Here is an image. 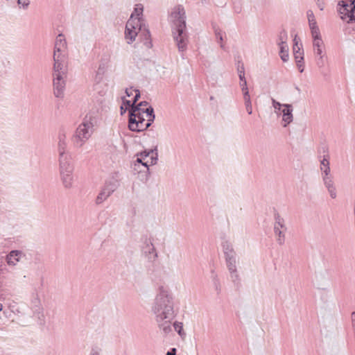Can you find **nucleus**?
<instances>
[{
  "label": "nucleus",
  "instance_id": "obj_57",
  "mask_svg": "<svg viewBox=\"0 0 355 355\" xmlns=\"http://www.w3.org/2000/svg\"><path fill=\"white\" fill-rule=\"evenodd\" d=\"M239 77L241 82H244V80H246L245 78V74H239Z\"/></svg>",
  "mask_w": 355,
  "mask_h": 355
},
{
  "label": "nucleus",
  "instance_id": "obj_31",
  "mask_svg": "<svg viewBox=\"0 0 355 355\" xmlns=\"http://www.w3.org/2000/svg\"><path fill=\"white\" fill-rule=\"evenodd\" d=\"M288 39V35L285 30H282L278 36L277 44L278 46L287 45L286 41Z\"/></svg>",
  "mask_w": 355,
  "mask_h": 355
},
{
  "label": "nucleus",
  "instance_id": "obj_7",
  "mask_svg": "<svg viewBox=\"0 0 355 355\" xmlns=\"http://www.w3.org/2000/svg\"><path fill=\"white\" fill-rule=\"evenodd\" d=\"M60 173H73V166L70 154L58 155Z\"/></svg>",
  "mask_w": 355,
  "mask_h": 355
},
{
  "label": "nucleus",
  "instance_id": "obj_58",
  "mask_svg": "<svg viewBox=\"0 0 355 355\" xmlns=\"http://www.w3.org/2000/svg\"><path fill=\"white\" fill-rule=\"evenodd\" d=\"M234 10L236 13H240L241 12V7H235Z\"/></svg>",
  "mask_w": 355,
  "mask_h": 355
},
{
  "label": "nucleus",
  "instance_id": "obj_22",
  "mask_svg": "<svg viewBox=\"0 0 355 355\" xmlns=\"http://www.w3.org/2000/svg\"><path fill=\"white\" fill-rule=\"evenodd\" d=\"M301 44H298L297 41L296 37L294 39V45H293V53L295 61L302 62L304 60V51L301 48Z\"/></svg>",
  "mask_w": 355,
  "mask_h": 355
},
{
  "label": "nucleus",
  "instance_id": "obj_37",
  "mask_svg": "<svg viewBox=\"0 0 355 355\" xmlns=\"http://www.w3.org/2000/svg\"><path fill=\"white\" fill-rule=\"evenodd\" d=\"M17 3L19 6H22V8L24 9H26L30 4V1L29 0H18Z\"/></svg>",
  "mask_w": 355,
  "mask_h": 355
},
{
  "label": "nucleus",
  "instance_id": "obj_51",
  "mask_svg": "<svg viewBox=\"0 0 355 355\" xmlns=\"http://www.w3.org/2000/svg\"><path fill=\"white\" fill-rule=\"evenodd\" d=\"M309 24L311 31L315 30V29H318L316 21L309 22Z\"/></svg>",
  "mask_w": 355,
  "mask_h": 355
},
{
  "label": "nucleus",
  "instance_id": "obj_44",
  "mask_svg": "<svg viewBox=\"0 0 355 355\" xmlns=\"http://www.w3.org/2000/svg\"><path fill=\"white\" fill-rule=\"evenodd\" d=\"M122 101H123V105H125V107H127V108L130 107V109H131L132 106H135L134 105H132V103H131V101L130 100H127L124 97L122 98Z\"/></svg>",
  "mask_w": 355,
  "mask_h": 355
},
{
  "label": "nucleus",
  "instance_id": "obj_21",
  "mask_svg": "<svg viewBox=\"0 0 355 355\" xmlns=\"http://www.w3.org/2000/svg\"><path fill=\"white\" fill-rule=\"evenodd\" d=\"M21 252L19 250H12L6 256V261L9 266H15L19 261V256Z\"/></svg>",
  "mask_w": 355,
  "mask_h": 355
},
{
  "label": "nucleus",
  "instance_id": "obj_38",
  "mask_svg": "<svg viewBox=\"0 0 355 355\" xmlns=\"http://www.w3.org/2000/svg\"><path fill=\"white\" fill-rule=\"evenodd\" d=\"M150 153H154V149H152V150H150L149 151L144 150L143 152H141V153L137 154V156L143 157L145 159L147 157H148Z\"/></svg>",
  "mask_w": 355,
  "mask_h": 355
},
{
  "label": "nucleus",
  "instance_id": "obj_27",
  "mask_svg": "<svg viewBox=\"0 0 355 355\" xmlns=\"http://www.w3.org/2000/svg\"><path fill=\"white\" fill-rule=\"evenodd\" d=\"M88 355H103V347L101 343H93L89 349Z\"/></svg>",
  "mask_w": 355,
  "mask_h": 355
},
{
  "label": "nucleus",
  "instance_id": "obj_1",
  "mask_svg": "<svg viewBox=\"0 0 355 355\" xmlns=\"http://www.w3.org/2000/svg\"><path fill=\"white\" fill-rule=\"evenodd\" d=\"M150 309L155 318H175L174 296L168 286L159 285L157 287Z\"/></svg>",
  "mask_w": 355,
  "mask_h": 355
},
{
  "label": "nucleus",
  "instance_id": "obj_12",
  "mask_svg": "<svg viewBox=\"0 0 355 355\" xmlns=\"http://www.w3.org/2000/svg\"><path fill=\"white\" fill-rule=\"evenodd\" d=\"M137 35V27L133 24L132 21L128 20L125 31V37L128 44L132 43Z\"/></svg>",
  "mask_w": 355,
  "mask_h": 355
},
{
  "label": "nucleus",
  "instance_id": "obj_6",
  "mask_svg": "<svg viewBox=\"0 0 355 355\" xmlns=\"http://www.w3.org/2000/svg\"><path fill=\"white\" fill-rule=\"evenodd\" d=\"M65 88V81L64 76L58 73L54 76L53 78V94L56 98H62L64 97V92Z\"/></svg>",
  "mask_w": 355,
  "mask_h": 355
},
{
  "label": "nucleus",
  "instance_id": "obj_19",
  "mask_svg": "<svg viewBox=\"0 0 355 355\" xmlns=\"http://www.w3.org/2000/svg\"><path fill=\"white\" fill-rule=\"evenodd\" d=\"M70 141V137L68 138L66 135H60L58 137V155L69 154L67 149V144Z\"/></svg>",
  "mask_w": 355,
  "mask_h": 355
},
{
  "label": "nucleus",
  "instance_id": "obj_8",
  "mask_svg": "<svg viewBox=\"0 0 355 355\" xmlns=\"http://www.w3.org/2000/svg\"><path fill=\"white\" fill-rule=\"evenodd\" d=\"M341 18L347 20V23L355 21V3L354 4H344L343 7L339 8Z\"/></svg>",
  "mask_w": 355,
  "mask_h": 355
},
{
  "label": "nucleus",
  "instance_id": "obj_54",
  "mask_svg": "<svg viewBox=\"0 0 355 355\" xmlns=\"http://www.w3.org/2000/svg\"><path fill=\"white\" fill-rule=\"evenodd\" d=\"M34 302L35 303V306L37 308V309H36V311H40V300L38 299H35Z\"/></svg>",
  "mask_w": 355,
  "mask_h": 355
},
{
  "label": "nucleus",
  "instance_id": "obj_2",
  "mask_svg": "<svg viewBox=\"0 0 355 355\" xmlns=\"http://www.w3.org/2000/svg\"><path fill=\"white\" fill-rule=\"evenodd\" d=\"M148 102L141 101L129 111L128 128L132 132H141L148 128L155 119L152 107L144 108Z\"/></svg>",
  "mask_w": 355,
  "mask_h": 355
},
{
  "label": "nucleus",
  "instance_id": "obj_49",
  "mask_svg": "<svg viewBox=\"0 0 355 355\" xmlns=\"http://www.w3.org/2000/svg\"><path fill=\"white\" fill-rule=\"evenodd\" d=\"M316 1V4L318 7V8L320 10H323L324 9V3L322 0H315Z\"/></svg>",
  "mask_w": 355,
  "mask_h": 355
},
{
  "label": "nucleus",
  "instance_id": "obj_48",
  "mask_svg": "<svg viewBox=\"0 0 355 355\" xmlns=\"http://www.w3.org/2000/svg\"><path fill=\"white\" fill-rule=\"evenodd\" d=\"M240 86L241 87V90L243 92L245 91H248V87H247V81L244 80V82L240 83Z\"/></svg>",
  "mask_w": 355,
  "mask_h": 355
},
{
  "label": "nucleus",
  "instance_id": "obj_35",
  "mask_svg": "<svg viewBox=\"0 0 355 355\" xmlns=\"http://www.w3.org/2000/svg\"><path fill=\"white\" fill-rule=\"evenodd\" d=\"M316 64L319 68H322L324 66V55H316Z\"/></svg>",
  "mask_w": 355,
  "mask_h": 355
},
{
  "label": "nucleus",
  "instance_id": "obj_42",
  "mask_svg": "<svg viewBox=\"0 0 355 355\" xmlns=\"http://www.w3.org/2000/svg\"><path fill=\"white\" fill-rule=\"evenodd\" d=\"M135 95L133 98V100H132V105H135V103H137V101L139 100V98H140V92L139 89H135Z\"/></svg>",
  "mask_w": 355,
  "mask_h": 355
},
{
  "label": "nucleus",
  "instance_id": "obj_10",
  "mask_svg": "<svg viewBox=\"0 0 355 355\" xmlns=\"http://www.w3.org/2000/svg\"><path fill=\"white\" fill-rule=\"evenodd\" d=\"M174 318H155V322L159 331L164 335H168L172 331V320Z\"/></svg>",
  "mask_w": 355,
  "mask_h": 355
},
{
  "label": "nucleus",
  "instance_id": "obj_59",
  "mask_svg": "<svg viewBox=\"0 0 355 355\" xmlns=\"http://www.w3.org/2000/svg\"><path fill=\"white\" fill-rule=\"evenodd\" d=\"M2 307H3L2 304H0V311L2 310Z\"/></svg>",
  "mask_w": 355,
  "mask_h": 355
},
{
  "label": "nucleus",
  "instance_id": "obj_26",
  "mask_svg": "<svg viewBox=\"0 0 355 355\" xmlns=\"http://www.w3.org/2000/svg\"><path fill=\"white\" fill-rule=\"evenodd\" d=\"M314 53L315 55H325L324 51V43L322 40H316L313 42Z\"/></svg>",
  "mask_w": 355,
  "mask_h": 355
},
{
  "label": "nucleus",
  "instance_id": "obj_52",
  "mask_svg": "<svg viewBox=\"0 0 355 355\" xmlns=\"http://www.w3.org/2000/svg\"><path fill=\"white\" fill-rule=\"evenodd\" d=\"M237 71H238L239 75V74H245V68H244V66L243 64L241 66L238 67Z\"/></svg>",
  "mask_w": 355,
  "mask_h": 355
},
{
  "label": "nucleus",
  "instance_id": "obj_43",
  "mask_svg": "<svg viewBox=\"0 0 355 355\" xmlns=\"http://www.w3.org/2000/svg\"><path fill=\"white\" fill-rule=\"evenodd\" d=\"M272 106L275 110H280L281 107H283V105L279 102L276 101L275 99H272Z\"/></svg>",
  "mask_w": 355,
  "mask_h": 355
},
{
  "label": "nucleus",
  "instance_id": "obj_45",
  "mask_svg": "<svg viewBox=\"0 0 355 355\" xmlns=\"http://www.w3.org/2000/svg\"><path fill=\"white\" fill-rule=\"evenodd\" d=\"M245 110L249 114L252 113V103L251 101L245 103Z\"/></svg>",
  "mask_w": 355,
  "mask_h": 355
},
{
  "label": "nucleus",
  "instance_id": "obj_25",
  "mask_svg": "<svg viewBox=\"0 0 355 355\" xmlns=\"http://www.w3.org/2000/svg\"><path fill=\"white\" fill-rule=\"evenodd\" d=\"M60 176L64 187L71 188L73 182L72 173H62Z\"/></svg>",
  "mask_w": 355,
  "mask_h": 355
},
{
  "label": "nucleus",
  "instance_id": "obj_39",
  "mask_svg": "<svg viewBox=\"0 0 355 355\" xmlns=\"http://www.w3.org/2000/svg\"><path fill=\"white\" fill-rule=\"evenodd\" d=\"M307 17H308L309 23L316 21L315 19L314 14H313V11L311 10L307 11Z\"/></svg>",
  "mask_w": 355,
  "mask_h": 355
},
{
  "label": "nucleus",
  "instance_id": "obj_5",
  "mask_svg": "<svg viewBox=\"0 0 355 355\" xmlns=\"http://www.w3.org/2000/svg\"><path fill=\"white\" fill-rule=\"evenodd\" d=\"M142 12L143 6L141 4L137 5V7L135 8L133 12L131 14L130 20L131 21V19L135 17L137 18V21L136 23V26H139V31L143 32L145 39L146 40L144 42V44L147 47H150L151 42L148 41L150 37V31L146 27H142V21L140 18V16L142 15Z\"/></svg>",
  "mask_w": 355,
  "mask_h": 355
},
{
  "label": "nucleus",
  "instance_id": "obj_36",
  "mask_svg": "<svg viewBox=\"0 0 355 355\" xmlns=\"http://www.w3.org/2000/svg\"><path fill=\"white\" fill-rule=\"evenodd\" d=\"M154 152H155V156H152L150 157V164L151 165L156 164L158 161V153H157V146H155V148L154 149Z\"/></svg>",
  "mask_w": 355,
  "mask_h": 355
},
{
  "label": "nucleus",
  "instance_id": "obj_23",
  "mask_svg": "<svg viewBox=\"0 0 355 355\" xmlns=\"http://www.w3.org/2000/svg\"><path fill=\"white\" fill-rule=\"evenodd\" d=\"M320 170L322 176L331 175L328 155H324L323 158L320 160Z\"/></svg>",
  "mask_w": 355,
  "mask_h": 355
},
{
  "label": "nucleus",
  "instance_id": "obj_4",
  "mask_svg": "<svg viewBox=\"0 0 355 355\" xmlns=\"http://www.w3.org/2000/svg\"><path fill=\"white\" fill-rule=\"evenodd\" d=\"M274 232L277 237V242L282 245L285 243V233L287 227L284 219L279 214L275 215Z\"/></svg>",
  "mask_w": 355,
  "mask_h": 355
},
{
  "label": "nucleus",
  "instance_id": "obj_20",
  "mask_svg": "<svg viewBox=\"0 0 355 355\" xmlns=\"http://www.w3.org/2000/svg\"><path fill=\"white\" fill-rule=\"evenodd\" d=\"M283 107H284L282 110L283 113V121L286 123H289L293 120V107L291 105L289 104H283ZM286 124H284V126H286Z\"/></svg>",
  "mask_w": 355,
  "mask_h": 355
},
{
  "label": "nucleus",
  "instance_id": "obj_14",
  "mask_svg": "<svg viewBox=\"0 0 355 355\" xmlns=\"http://www.w3.org/2000/svg\"><path fill=\"white\" fill-rule=\"evenodd\" d=\"M227 269L230 273V277L233 282L239 281V276L236 268V258L225 260Z\"/></svg>",
  "mask_w": 355,
  "mask_h": 355
},
{
  "label": "nucleus",
  "instance_id": "obj_30",
  "mask_svg": "<svg viewBox=\"0 0 355 355\" xmlns=\"http://www.w3.org/2000/svg\"><path fill=\"white\" fill-rule=\"evenodd\" d=\"M279 46V55L283 62H287L288 60V46L283 45Z\"/></svg>",
  "mask_w": 355,
  "mask_h": 355
},
{
  "label": "nucleus",
  "instance_id": "obj_55",
  "mask_svg": "<svg viewBox=\"0 0 355 355\" xmlns=\"http://www.w3.org/2000/svg\"><path fill=\"white\" fill-rule=\"evenodd\" d=\"M175 354H176V349L175 348H173V349H171V351H168L166 353V355H175Z\"/></svg>",
  "mask_w": 355,
  "mask_h": 355
},
{
  "label": "nucleus",
  "instance_id": "obj_40",
  "mask_svg": "<svg viewBox=\"0 0 355 355\" xmlns=\"http://www.w3.org/2000/svg\"><path fill=\"white\" fill-rule=\"evenodd\" d=\"M225 254V260L236 258V254L235 251H232L230 252H226Z\"/></svg>",
  "mask_w": 355,
  "mask_h": 355
},
{
  "label": "nucleus",
  "instance_id": "obj_3",
  "mask_svg": "<svg viewBox=\"0 0 355 355\" xmlns=\"http://www.w3.org/2000/svg\"><path fill=\"white\" fill-rule=\"evenodd\" d=\"M173 24V37L179 52L183 53L187 47L188 35L186 31V12L182 5L173 8L171 13Z\"/></svg>",
  "mask_w": 355,
  "mask_h": 355
},
{
  "label": "nucleus",
  "instance_id": "obj_11",
  "mask_svg": "<svg viewBox=\"0 0 355 355\" xmlns=\"http://www.w3.org/2000/svg\"><path fill=\"white\" fill-rule=\"evenodd\" d=\"M66 49L67 42L64 36L62 34H59L55 40L53 55L60 54V55H65Z\"/></svg>",
  "mask_w": 355,
  "mask_h": 355
},
{
  "label": "nucleus",
  "instance_id": "obj_28",
  "mask_svg": "<svg viewBox=\"0 0 355 355\" xmlns=\"http://www.w3.org/2000/svg\"><path fill=\"white\" fill-rule=\"evenodd\" d=\"M145 159L143 157L137 156L136 161L134 163L133 170L135 171L140 172L141 170H139L137 167H139L140 165H142L145 168H146V171H149V165L148 162H144Z\"/></svg>",
  "mask_w": 355,
  "mask_h": 355
},
{
  "label": "nucleus",
  "instance_id": "obj_53",
  "mask_svg": "<svg viewBox=\"0 0 355 355\" xmlns=\"http://www.w3.org/2000/svg\"><path fill=\"white\" fill-rule=\"evenodd\" d=\"M105 69V64H103V63H101L98 69V73H104V70Z\"/></svg>",
  "mask_w": 355,
  "mask_h": 355
},
{
  "label": "nucleus",
  "instance_id": "obj_16",
  "mask_svg": "<svg viewBox=\"0 0 355 355\" xmlns=\"http://www.w3.org/2000/svg\"><path fill=\"white\" fill-rule=\"evenodd\" d=\"M120 185L119 173H115L105 184L104 187L112 193Z\"/></svg>",
  "mask_w": 355,
  "mask_h": 355
},
{
  "label": "nucleus",
  "instance_id": "obj_56",
  "mask_svg": "<svg viewBox=\"0 0 355 355\" xmlns=\"http://www.w3.org/2000/svg\"><path fill=\"white\" fill-rule=\"evenodd\" d=\"M121 109V114H123V113H125L126 112V110H128L127 107H123V105H122L120 107Z\"/></svg>",
  "mask_w": 355,
  "mask_h": 355
},
{
  "label": "nucleus",
  "instance_id": "obj_41",
  "mask_svg": "<svg viewBox=\"0 0 355 355\" xmlns=\"http://www.w3.org/2000/svg\"><path fill=\"white\" fill-rule=\"evenodd\" d=\"M354 3H355V0H341L339 2L338 5L340 6V7H343L344 4L350 5Z\"/></svg>",
  "mask_w": 355,
  "mask_h": 355
},
{
  "label": "nucleus",
  "instance_id": "obj_17",
  "mask_svg": "<svg viewBox=\"0 0 355 355\" xmlns=\"http://www.w3.org/2000/svg\"><path fill=\"white\" fill-rule=\"evenodd\" d=\"M71 146L75 148L81 147L89 139V135H69Z\"/></svg>",
  "mask_w": 355,
  "mask_h": 355
},
{
  "label": "nucleus",
  "instance_id": "obj_46",
  "mask_svg": "<svg viewBox=\"0 0 355 355\" xmlns=\"http://www.w3.org/2000/svg\"><path fill=\"white\" fill-rule=\"evenodd\" d=\"M243 94L244 103L251 101L248 91H245V92H243Z\"/></svg>",
  "mask_w": 355,
  "mask_h": 355
},
{
  "label": "nucleus",
  "instance_id": "obj_50",
  "mask_svg": "<svg viewBox=\"0 0 355 355\" xmlns=\"http://www.w3.org/2000/svg\"><path fill=\"white\" fill-rule=\"evenodd\" d=\"M296 63H297V66L299 69L300 72L302 73L304 71L303 61H302V62L296 61Z\"/></svg>",
  "mask_w": 355,
  "mask_h": 355
},
{
  "label": "nucleus",
  "instance_id": "obj_33",
  "mask_svg": "<svg viewBox=\"0 0 355 355\" xmlns=\"http://www.w3.org/2000/svg\"><path fill=\"white\" fill-rule=\"evenodd\" d=\"M215 35H216V38L218 41V42L220 44V46L221 48H223L224 46L222 43V41H223V35H222V33H221V31L219 29H216L215 30Z\"/></svg>",
  "mask_w": 355,
  "mask_h": 355
},
{
  "label": "nucleus",
  "instance_id": "obj_29",
  "mask_svg": "<svg viewBox=\"0 0 355 355\" xmlns=\"http://www.w3.org/2000/svg\"><path fill=\"white\" fill-rule=\"evenodd\" d=\"M173 327L175 331L178 334V335L182 338H184L186 336V332L183 329V323L181 322L175 321L173 324Z\"/></svg>",
  "mask_w": 355,
  "mask_h": 355
},
{
  "label": "nucleus",
  "instance_id": "obj_15",
  "mask_svg": "<svg viewBox=\"0 0 355 355\" xmlns=\"http://www.w3.org/2000/svg\"><path fill=\"white\" fill-rule=\"evenodd\" d=\"M322 180L331 198H336V189L333 181L331 175H322Z\"/></svg>",
  "mask_w": 355,
  "mask_h": 355
},
{
  "label": "nucleus",
  "instance_id": "obj_9",
  "mask_svg": "<svg viewBox=\"0 0 355 355\" xmlns=\"http://www.w3.org/2000/svg\"><path fill=\"white\" fill-rule=\"evenodd\" d=\"M96 120L94 118L86 117L83 123L77 129V133L94 132L96 130Z\"/></svg>",
  "mask_w": 355,
  "mask_h": 355
},
{
  "label": "nucleus",
  "instance_id": "obj_34",
  "mask_svg": "<svg viewBox=\"0 0 355 355\" xmlns=\"http://www.w3.org/2000/svg\"><path fill=\"white\" fill-rule=\"evenodd\" d=\"M223 249L224 254H226V252H230L234 251L232 248V245L228 242H225L223 244Z\"/></svg>",
  "mask_w": 355,
  "mask_h": 355
},
{
  "label": "nucleus",
  "instance_id": "obj_32",
  "mask_svg": "<svg viewBox=\"0 0 355 355\" xmlns=\"http://www.w3.org/2000/svg\"><path fill=\"white\" fill-rule=\"evenodd\" d=\"M311 35H312V37L313 40V42H315L316 40H322L321 38V36H320V33L319 28L312 30V31H311Z\"/></svg>",
  "mask_w": 355,
  "mask_h": 355
},
{
  "label": "nucleus",
  "instance_id": "obj_47",
  "mask_svg": "<svg viewBox=\"0 0 355 355\" xmlns=\"http://www.w3.org/2000/svg\"><path fill=\"white\" fill-rule=\"evenodd\" d=\"M135 89H133L132 87L126 88V89H125L126 96L128 97H130L131 96H132L133 93L135 92Z\"/></svg>",
  "mask_w": 355,
  "mask_h": 355
},
{
  "label": "nucleus",
  "instance_id": "obj_24",
  "mask_svg": "<svg viewBox=\"0 0 355 355\" xmlns=\"http://www.w3.org/2000/svg\"><path fill=\"white\" fill-rule=\"evenodd\" d=\"M112 194V193L110 191H109L107 189H106L105 187H103V189H101V191H100V193H98V195L96 197V205H100V204L103 203Z\"/></svg>",
  "mask_w": 355,
  "mask_h": 355
},
{
  "label": "nucleus",
  "instance_id": "obj_18",
  "mask_svg": "<svg viewBox=\"0 0 355 355\" xmlns=\"http://www.w3.org/2000/svg\"><path fill=\"white\" fill-rule=\"evenodd\" d=\"M143 252L148 257V259H155L157 257L156 249L150 239H148L145 241Z\"/></svg>",
  "mask_w": 355,
  "mask_h": 355
},
{
  "label": "nucleus",
  "instance_id": "obj_13",
  "mask_svg": "<svg viewBox=\"0 0 355 355\" xmlns=\"http://www.w3.org/2000/svg\"><path fill=\"white\" fill-rule=\"evenodd\" d=\"M65 55H60V54L53 55V76H57L58 73H60V76H64L65 71L64 69V60Z\"/></svg>",
  "mask_w": 355,
  "mask_h": 355
}]
</instances>
